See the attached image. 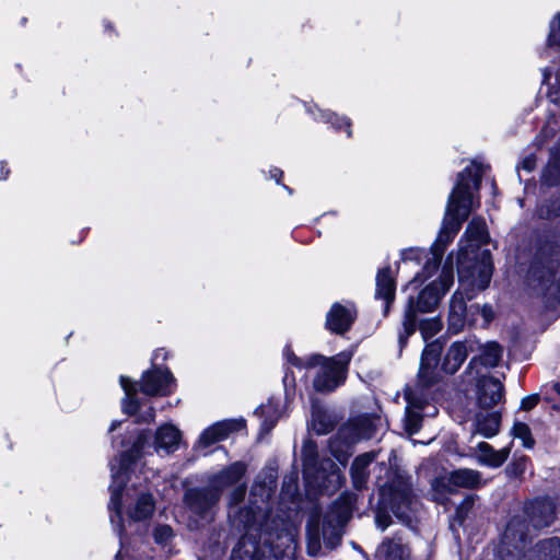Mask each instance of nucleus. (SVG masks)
Here are the masks:
<instances>
[{
  "mask_svg": "<svg viewBox=\"0 0 560 560\" xmlns=\"http://www.w3.org/2000/svg\"><path fill=\"white\" fill-rule=\"evenodd\" d=\"M288 381H289V375H288V374H285V376H284V378H283L284 384H287V383H288Z\"/></svg>",
  "mask_w": 560,
  "mask_h": 560,
  "instance_id": "obj_57",
  "label": "nucleus"
},
{
  "mask_svg": "<svg viewBox=\"0 0 560 560\" xmlns=\"http://www.w3.org/2000/svg\"><path fill=\"white\" fill-rule=\"evenodd\" d=\"M271 174V177L276 179L277 183L280 182V178L282 177V171L281 170H278V168H275L270 172Z\"/></svg>",
  "mask_w": 560,
  "mask_h": 560,
  "instance_id": "obj_51",
  "label": "nucleus"
},
{
  "mask_svg": "<svg viewBox=\"0 0 560 560\" xmlns=\"http://www.w3.org/2000/svg\"><path fill=\"white\" fill-rule=\"evenodd\" d=\"M120 385L125 392V399L122 400V410L128 415L137 416L140 422H151L155 418V411L152 406L145 407L142 401L137 397V387L126 376H120Z\"/></svg>",
  "mask_w": 560,
  "mask_h": 560,
  "instance_id": "obj_14",
  "label": "nucleus"
},
{
  "mask_svg": "<svg viewBox=\"0 0 560 560\" xmlns=\"http://www.w3.org/2000/svg\"><path fill=\"white\" fill-rule=\"evenodd\" d=\"M483 172L482 164L471 163L459 173L447 202L441 231L431 246V259L425 262L422 272L413 277L408 287L423 283L438 271L445 247L453 241L470 211L479 205L475 200L474 192L479 189Z\"/></svg>",
  "mask_w": 560,
  "mask_h": 560,
  "instance_id": "obj_2",
  "label": "nucleus"
},
{
  "mask_svg": "<svg viewBox=\"0 0 560 560\" xmlns=\"http://www.w3.org/2000/svg\"><path fill=\"white\" fill-rule=\"evenodd\" d=\"M406 399L408 406L406 410L405 428L409 434H415L420 430L421 420L423 418L421 413L422 396H418L412 392H407Z\"/></svg>",
  "mask_w": 560,
  "mask_h": 560,
  "instance_id": "obj_25",
  "label": "nucleus"
},
{
  "mask_svg": "<svg viewBox=\"0 0 560 560\" xmlns=\"http://www.w3.org/2000/svg\"><path fill=\"white\" fill-rule=\"evenodd\" d=\"M315 119H320L332 125L334 128L340 129L341 127L347 128V136H351L350 120L346 117H340L335 113L317 109L314 113Z\"/></svg>",
  "mask_w": 560,
  "mask_h": 560,
  "instance_id": "obj_35",
  "label": "nucleus"
},
{
  "mask_svg": "<svg viewBox=\"0 0 560 560\" xmlns=\"http://www.w3.org/2000/svg\"><path fill=\"white\" fill-rule=\"evenodd\" d=\"M478 340L469 337L463 341H456L448 348L442 363V369L447 374H454L462 366L469 352L477 350Z\"/></svg>",
  "mask_w": 560,
  "mask_h": 560,
  "instance_id": "obj_17",
  "label": "nucleus"
},
{
  "mask_svg": "<svg viewBox=\"0 0 560 560\" xmlns=\"http://www.w3.org/2000/svg\"><path fill=\"white\" fill-rule=\"evenodd\" d=\"M307 551L311 556H317L320 551V529L318 522L307 525Z\"/></svg>",
  "mask_w": 560,
  "mask_h": 560,
  "instance_id": "obj_36",
  "label": "nucleus"
},
{
  "mask_svg": "<svg viewBox=\"0 0 560 560\" xmlns=\"http://www.w3.org/2000/svg\"><path fill=\"white\" fill-rule=\"evenodd\" d=\"M276 490L272 478L257 479L247 502L246 488L236 487L229 497V520L232 528L242 534L233 550V560H292L295 550L298 523L293 512L273 510L270 499Z\"/></svg>",
  "mask_w": 560,
  "mask_h": 560,
  "instance_id": "obj_1",
  "label": "nucleus"
},
{
  "mask_svg": "<svg viewBox=\"0 0 560 560\" xmlns=\"http://www.w3.org/2000/svg\"><path fill=\"white\" fill-rule=\"evenodd\" d=\"M420 332L424 340L435 336L442 329V322L439 317H432L420 323Z\"/></svg>",
  "mask_w": 560,
  "mask_h": 560,
  "instance_id": "obj_39",
  "label": "nucleus"
},
{
  "mask_svg": "<svg viewBox=\"0 0 560 560\" xmlns=\"http://www.w3.org/2000/svg\"><path fill=\"white\" fill-rule=\"evenodd\" d=\"M355 317V310L353 305H342L336 303L327 313L326 326L329 330L343 334L349 330Z\"/></svg>",
  "mask_w": 560,
  "mask_h": 560,
  "instance_id": "obj_21",
  "label": "nucleus"
},
{
  "mask_svg": "<svg viewBox=\"0 0 560 560\" xmlns=\"http://www.w3.org/2000/svg\"><path fill=\"white\" fill-rule=\"evenodd\" d=\"M245 471L246 466L243 463L236 462L212 477L211 488L218 490L220 495L223 489L238 482Z\"/></svg>",
  "mask_w": 560,
  "mask_h": 560,
  "instance_id": "obj_24",
  "label": "nucleus"
},
{
  "mask_svg": "<svg viewBox=\"0 0 560 560\" xmlns=\"http://www.w3.org/2000/svg\"><path fill=\"white\" fill-rule=\"evenodd\" d=\"M280 399L270 398L267 404L259 406L255 413L262 418L261 431L268 433L282 416Z\"/></svg>",
  "mask_w": 560,
  "mask_h": 560,
  "instance_id": "obj_28",
  "label": "nucleus"
},
{
  "mask_svg": "<svg viewBox=\"0 0 560 560\" xmlns=\"http://www.w3.org/2000/svg\"><path fill=\"white\" fill-rule=\"evenodd\" d=\"M159 358H162L164 360L166 358V351L163 349H158L153 354V360L158 361Z\"/></svg>",
  "mask_w": 560,
  "mask_h": 560,
  "instance_id": "obj_50",
  "label": "nucleus"
},
{
  "mask_svg": "<svg viewBox=\"0 0 560 560\" xmlns=\"http://www.w3.org/2000/svg\"><path fill=\"white\" fill-rule=\"evenodd\" d=\"M376 458L375 452L364 453L358 456L351 466V477L357 489L364 487L369 471L368 467Z\"/></svg>",
  "mask_w": 560,
  "mask_h": 560,
  "instance_id": "obj_29",
  "label": "nucleus"
},
{
  "mask_svg": "<svg viewBox=\"0 0 560 560\" xmlns=\"http://www.w3.org/2000/svg\"><path fill=\"white\" fill-rule=\"evenodd\" d=\"M454 281L453 258L450 255L444 262L439 277L429 282L418 294L417 300L409 298L408 306L402 322V332L399 334V343L405 345L407 338L416 331V313H429L435 310L441 299L450 290Z\"/></svg>",
  "mask_w": 560,
  "mask_h": 560,
  "instance_id": "obj_5",
  "label": "nucleus"
},
{
  "mask_svg": "<svg viewBox=\"0 0 560 560\" xmlns=\"http://www.w3.org/2000/svg\"><path fill=\"white\" fill-rule=\"evenodd\" d=\"M551 77V72L548 69H544L542 71V83L548 84Z\"/></svg>",
  "mask_w": 560,
  "mask_h": 560,
  "instance_id": "obj_52",
  "label": "nucleus"
},
{
  "mask_svg": "<svg viewBox=\"0 0 560 560\" xmlns=\"http://www.w3.org/2000/svg\"><path fill=\"white\" fill-rule=\"evenodd\" d=\"M375 434L374 421L369 417H362L351 421L343 427L338 434V439L331 440L329 444L330 452L336 459L345 463L347 459V451L350 444L359 440H368Z\"/></svg>",
  "mask_w": 560,
  "mask_h": 560,
  "instance_id": "obj_9",
  "label": "nucleus"
},
{
  "mask_svg": "<svg viewBox=\"0 0 560 560\" xmlns=\"http://www.w3.org/2000/svg\"><path fill=\"white\" fill-rule=\"evenodd\" d=\"M8 174H9V171L5 170V165L2 162H0V178L5 179Z\"/></svg>",
  "mask_w": 560,
  "mask_h": 560,
  "instance_id": "obj_53",
  "label": "nucleus"
},
{
  "mask_svg": "<svg viewBox=\"0 0 560 560\" xmlns=\"http://www.w3.org/2000/svg\"><path fill=\"white\" fill-rule=\"evenodd\" d=\"M477 404L480 410L489 411L503 398V385L492 377L482 376L477 383Z\"/></svg>",
  "mask_w": 560,
  "mask_h": 560,
  "instance_id": "obj_18",
  "label": "nucleus"
},
{
  "mask_svg": "<svg viewBox=\"0 0 560 560\" xmlns=\"http://www.w3.org/2000/svg\"><path fill=\"white\" fill-rule=\"evenodd\" d=\"M332 428V423L329 418L318 409L312 411V429L317 434H326Z\"/></svg>",
  "mask_w": 560,
  "mask_h": 560,
  "instance_id": "obj_37",
  "label": "nucleus"
},
{
  "mask_svg": "<svg viewBox=\"0 0 560 560\" xmlns=\"http://www.w3.org/2000/svg\"><path fill=\"white\" fill-rule=\"evenodd\" d=\"M525 517L515 516L506 525L497 553L502 560H521L526 557L529 528L528 520L534 528L550 526L556 517L555 503L549 499H536L526 504Z\"/></svg>",
  "mask_w": 560,
  "mask_h": 560,
  "instance_id": "obj_4",
  "label": "nucleus"
},
{
  "mask_svg": "<svg viewBox=\"0 0 560 560\" xmlns=\"http://www.w3.org/2000/svg\"><path fill=\"white\" fill-rule=\"evenodd\" d=\"M316 445L308 441L303 445V466L306 479L313 480L318 487L331 492L341 487L343 477L336 464L324 462L319 469L316 468Z\"/></svg>",
  "mask_w": 560,
  "mask_h": 560,
  "instance_id": "obj_8",
  "label": "nucleus"
},
{
  "mask_svg": "<svg viewBox=\"0 0 560 560\" xmlns=\"http://www.w3.org/2000/svg\"><path fill=\"white\" fill-rule=\"evenodd\" d=\"M553 389H555V392H556L557 394H559V395H560V383H556V384H553Z\"/></svg>",
  "mask_w": 560,
  "mask_h": 560,
  "instance_id": "obj_55",
  "label": "nucleus"
},
{
  "mask_svg": "<svg viewBox=\"0 0 560 560\" xmlns=\"http://www.w3.org/2000/svg\"><path fill=\"white\" fill-rule=\"evenodd\" d=\"M442 352V345L438 341L427 345L422 352L419 382L422 386H430L439 381L438 364L440 354Z\"/></svg>",
  "mask_w": 560,
  "mask_h": 560,
  "instance_id": "obj_15",
  "label": "nucleus"
},
{
  "mask_svg": "<svg viewBox=\"0 0 560 560\" xmlns=\"http://www.w3.org/2000/svg\"><path fill=\"white\" fill-rule=\"evenodd\" d=\"M155 501L150 493L141 492L128 506V516L131 521L139 522L153 515Z\"/></svg>",
  "mask_w": 560,
  "mask_h": 560,
  "instance_id": "obj_26",
  "label": "nucleus"
},
{
  "mask_svg": "<svg viewBox=\"0 0 560 560\" xmlns=\"http://www.w3.org/2000/svg\"><path fill=\"white\" fill-rule=\"evenodd\" d=\"M180 442V430L174 424L166 423L158 428L153 446L158 454L170 455L178 450Z\"/></svg>",
  "mask_w": 560,
  "mask_h": 560,
  "instance_id": "obj_20",
  "label": "nucleus"
},
{
  "mask_svg": "<svg viewBox=\"0 0 560 560\" xmlns=\"http://www.w3.org/2000/svg\"><path fill=\"white\" fill-rule=\"evenodd\" d=\"M556 214H560V209H559V212H557Z\"/></svg>",
  "mask_w": 560,
  "mask_h": 560,
  "instance_id": "obj_59",
  "label": "nucleus"
},
{
  "mask_svg": "<svg viewBox=\"0 0 560 560\" xmlns=\"http://www.w3.org/2000/svg\"><path fill=\"white\" fill-rule=\"evenodd\" d=\"M477 350H480L478 361L486 368H495L500 363L503 355V348L495 341H489L485 345H480L478 342ZM476 361L477 358H474L470 362V365Z\"/></svg>",
  "mask_w": 560,
  "mask_h": 560,
  "instance_id": "obj_30",
  "label": "nucleus"
},
{
  "mask_svg": "<svg viewBox=\"0 0 560 560\" xmlns=\"http://www.w3.org/2000/svg\"><path fill=\"white\" fill-rule=\"evenodd\" d=\"M153 536L156 544L161 546H167L171 542L174 534L171 526L160 525L154 529Z\"/></svg>",
  "mask_w": 560,
  "mask_h": 560,
  "instance_id": "obj_41",
  "label": "nucleus"
},
{
  "mask_svg": "<svg viewBox=\"0 0 560 560\" xmlns=\"http://www.w3.org/2000/svg\"><path fill=\"white\" fill-rule=\"evenodd\" d=\"M488 237L485 220L474 218L459 242L457 271L462 288L476 285L478 289H486L489 285L492 276L491 255L488 250L479 253Z\"/></svg>",
  "mask_w": 560,
  "mask_h": 560,
  "instance_id": "obj_3",
  "label": "nucleus"
},
{
  "mask_svg": "<svg viewBox=\"0 0 560 560\" xmlns=\"http://www.w3.org/2000/svg\"><path fill=\"white\" fill-rule=\"evenodd\" d=\"M527 462L528 458L525 456L516 459L510 467L512 474L515 476H521L526 469Z\"/></svg>",
  "mask_w": 560,
  "mask_h": 560,
  "instance_id": "obj_44",
  "label": "nucleus"
},
{
  "mask_svg": "<svg viewBox=\"0 0 560 560\" xmlns=\"http://www.w3.org/2000/svg\"><path fill=\"white\" fill-rule=\"evenodd\" d=\"M469 325L487 327L494 318V311L488 304H472L469 306Z\"/></svg>",
  "mask_w": 560,
  "mask_h": 560,
  "instance_id": "obj_34",
  "label": "nucleus"
},
{
  "mask_svg": "<svg viewBox=\"0 0 560 560\" xmlns=\"http://www.w3.org/2000/svg\"><path fill=\"white\" fill-rule=\"evenodd\" d=\"M535 166V163H534V160L532 159H526L524 162H523V167L530 172Z\"/></svg>",
  "mask_w": 560,
  "mask_h": 560,
  "instance_id": "obj_49",
  "label": "nucleus"
},
{
  "mask_svg": "<svg viewBox=\"0 0 560 560\" xmlns=\"http://www.w3.org/2000/svg\"><path fill=\"white\" fill-rule=\"evenodd\" d=\"M511 452L510 447L502 450H494L490 444L480 442L474 450V455L478 464L488 466L491 468L500 467L509 457Z\"/></svg>",
  "mask_w": 560,
  "mask_h": 560,
  "instance_id": "obj_23",
  "label": "nucleus"
},
{
  "mask_svg": "<svg viewBox=\"0 0 560 560\" xmlns=\"http://www.w3.org/2000/svg\"><path fill=\"white\" fill-rule=\"evenodd\" d=\"M175 387V378L168 370L152 369L143 373L140 390L147 396H166Z\"/></svg>",
  "mask_w": 560,
  "mask_h": 560,
  "instance_id": "obj_13",
  "label": "nucleus"
},
{
  "mask_svg": "<svg viewBox=\"0 0 560 560\" xmlns=\"http://www.w3.org/2000/svg\"><path fill=\"white\" fill-rule=\"evenodd\" d=\"M529 560H560V538L552 537L539 541Z\"/></svg>",
  "mask_w": 560,
  "mask_h": 560,
  "instance_id": "obj_33",
  "label": "nucleus"
},
{
  "mask_svg": "<svg viewBox=\"0 0 560 560\" xmlns=\"http://www.w3.org/2000/svg\"><path fill=\"white\" fill-rule=\"evenodd\" d=\"M501 423V415L495 410H479L476 415V430L482 436L490 439L498 434Z\"/></svg>",
  "mask_w": 560,
  "mask_h": 560,
  "instance_id": "obj_27",
  "label": "nucleus"
},
{
  "mask_svg": "<svg viewBox=\"0 0 560 560\" xmlns=\"http://www.w3.org/2000/svg\"><path fill=\"white\" fill-rule=\"evenodd\" d=\"M480 483L481 475L478 470L462 468L434 479L432 489L436 500H441L444 494L453 493L457 488H476Z\"/></svg>",
  "mask_w": 560,
  "mask_h": 560,
  "instance_id": "obj_10",
  "label": "nucleus"
},
{
  "mask_svg": "<svg viewBox=\"0 0 560 560\" xmlns=\"http://www.w3.org/2000/svg\"><path fill=\"white\" fill-rule=\"evenodd\" d=\"M556 168H558V165H556V164H555V165L550 164V165L548 166V168L546 170V172H545V174H544V178H545V180H546V183H547V184H550V185L555 184V180H551V179L549 178V175H550V174L553 172V170H556Z\"/></svg>",
  "mask_w": 560,
  "mask_h": 560,
  "instance_id": "obj_48",
  "label": "nucleus"
},
{
  "mask_svg": "<svg viewBox=\"0 0 560 560\" xmlns=\"http://www.w3.org/2000/svg\"><path fill=\"white\" fill-rule=\"evenodd\" d=\"M376 525L381 530H385L389 526V516L385 511L380 510L375 518Z\"/></svg>",
  "mask_w": 560,
  "mask_h": 560,
  "instance_id": "obj_45",
  "label": "nucleus"
},
{
  "mask_svg": "<svg viewBox=\"0 0 560 560\" xmlns=\"http://www.w3.org/2000/svg\"><path fill=\"white\" fill-rule=\"evenodd\" d=\"M476 285H470L457 290L451 298L448 311V330L457 334L469 324V308L466 307L465 299L471 300L476 291H480Z\"/></svg>",
  "mask_w": 560,
  "mask_h": 560,
  "instance_id": "obj_12",
  "label": "nucleus"
},
{
  "mask_svg": "<svg viewBox=\"0 0 560 560\" xmlns=\"http://www.w3.org/2000/svg\"><path fill=\"white\" fill-rule=\"evenodd\" d=\"M421 413L423 417H435L439 413V409L435 405L429 404L422 398Z\"/></svg>",
  "mask_w": 560,
  "mask_h": 560,
  "instance_id": "obj_46",
  "label": "nucleus"
},
{
  "mask_svg": "<svg viewBox=\"0 0 560 560\" xmlns=\"http://www.w3.org/2000/svg\"><path fill=\"white\" fill-rule=\"evenodd\" d=\"M511 433L513 438L522 440V443L526 448H532L534 446L535 441L532 436L530 429L526 423L515 422Z\"/></svg>",
  "mask_w": 560,
  "mask_h": 560,
  "instance_id": "obj_38",
  "label": "nucleus"
},
{
  "mask_svg": "<svg viewBox=\"0 0 560 560\" xmlns=\"http://www.w3.org/2000/svg\"><path fill=\"white\" fill-rule=\"evenodd\" d=\"M396 282L389 267L378 270L376 275L375 298L384 301V314L389 311V305L395 299Z\"/></svg>",
  "mask_w": 560,
  "mask_h": 560,
  "instance_id": "obj_22",
  "label": "nucleus"
},
{
  "mask_svg": "<svg viewBox=\"0 0 560 560\" xmlns=\"http://www.w3.org/2000/svg\"><path fill=\"white\" fill-rule=\"evenodd\" d=\"M120 425V422L115 420L110 423L109 432H114L118 427Z\"/></svg>",
  "mask_w": 560,
  "mask_h": 560,
  "instance_id": "obj_54",
  "label": "nucleus"
},
{
  "mask_svg": "<svg viewBox=\"0 0 560 560\" xmlns=\"http://www.w3.org/2000/svg\"><path fill=\"white\" fill-rule=\"evenodd\" d=\"M548 45L560 47V13H557L550 22Z\"/></svg>",
  "mask_w": 560,
  "mask_h": 560,
  "instance_id": "obj_40",
  "label": "nucleus"
},
{
  "mask_svg": "<svg viewBox=\"0 0 560 560\" xmlns=\"http://www.w3.org/2000/svg\"><path fill=\"white\" fill-rule=\"evenodd\" d=\"M431 259V248H420V247H410L402 249L400 253V261L398 264V270H400L402 267L408 266H420L421 264L425 265L428 260ZM422 266V269L423 270ZM422 271H418V273H421Z\"/></svg>",
  "mask_w": 560,
  "mask_h": 560,
  "instance_id": "obj_32",
  "label": "nucleus"
},
{
  "mask_svg": "<svg viewBox=\"0 0 560 560\" xmlns=\"http://www.w3.org/2000/svg\"><path fill=\"white\" fill-rule=\"evenodd\" d=\"M287 361L298 368H318L313 381L317 392H332L340 386L347 376V369L351 361V352L343 351L331 358L313 354L305 361L298 358L289 348L284 350Z\"/></svg>",
  "mask_w": 560,
  "mask_h": 560,
  "instance_id": "obj_7",
  "label": "nucleus"
},
{
  "mask_svg": "<svg viewBox=\"0 0 560 560\" xmlns=\"http://www.w3.org/2000/svg\"><path fill=\"white\" fill-rule=\"evenodd\" d=\"M224 546L215 542L211 546L209 553L199 557V560L219 559L224 553Z\"/></svg>",
  "mask_w": 560,
  "mask_h": 560,
  "instance_id": "obj_43",
  "label": "nucleus"
},
{
  "mask_svg": "<svg viewBox=\"0 0 560 560\" xmlns=\"http://www.w3.org/2000/svg\"><path fill=\"white\" fill-rule=\"evenodd\" d=\"M219 491L210 488L190 489L185 494V501L192 512L206 516L218 503Z\"/></svg>",
  "mask_w": 560,
  "mask_h": 560,
  "instance_id": "obj_19",
  "label": "nucleus"
},
{
  "mask_svg": "<svg viewBox=\"0 0 560 560\" xmlns=\"http://www.w3.org/2000/svg\"><path fill=\"white\" fill-rule=\"evenodd\" d=\"M335 539H336L337 541H339V539H340V535H339V534H336V535H335Z\"/></svg>",
  "mask_w": 560,
  "mask_h": 560,
  "instance_id": "obj_58",
  "label": "nucleus"
},
{
  "mask_svg": "<svg viewBox=\"0 0 560 560\" xmlns=\"http://www.w3.org/2000/svg\"><path fill=\"white\" fill-rule=\"evenodd\" d=\"M148 443L147 436L140 433L130 450L124 452L119 458H116L110 463L113 485L110 486V501L108 504L110 511V523L115 530L118 533L120 538V550L116 556V560H119L122 553H128V547L124 539V527L121 516V491L126 480V475L130 469V466L144 453L145 445Z\"/></svg>",
  "mask_w": 560,
  "mask_h": 560,
  "instance_id": "obj_6",
  "label": "nucleus"
},
{
  "mask_svg": "<svg viewBox=\"0 0 560 560\" xmlns=\"http://www.w3.org/2000/svg\"><path fill=\"white\" fill-rule=\"evenodd\" d=\"M472 504H474V498L467 497L460 503V505L457 508L455 518L458 521L459 524H462L464 522V520L468 515Z\"/></svg>",
  "mask_w": 560,
  "mask_h": 560,
  "instance_id": "obj_42",
  "label": "nucleus"
},
{
  "mask_svg": "<svg viewBox=\"0 0 560 560\" xmlns=\"http://www.w3.org/2000/svg\"><path fill=\"white\" fill-rule=\"evenodd\" d=\"M538 404V396L537 395H533V396H527L525 397L523 400H522V408L524 410H530L533 409L536 405Z\"/></svg>",
  "mask_w": 560,
  "mask_h": 560,
  "instance_id": "obj_47",
  "label": "nucleus"
},
{
  "mask_svg": "<svg viewBox=\"0 0 560 560\" xmlns=\"http://www.w3.org/2000/svg\"><path fill=\"white\" fill-rule=\"evenodd\" d=\"M327 545H328L330 548H332V547H335L336 542L328 540V541H327Z\"/></svg>",
  "mask_w": 560,
  "mask_h": 560,
  "instance_id": "obj_56",
  "label": "nucleus"
},
{
  "mask_svg": "<svg viewBox=\"0 0 560 560\" xmlns=\"http://www.w3.org/2000/svg\"><path fill=\"white\" fill-rule=\"evenodd\" d=\"M378 560H408L409 551L401 539L384 541L376 551Z\"/></svg>",
  "mask_w": 560,
  "mask_h": 560,
  "instance_id": "obj_31",
  "label": "nucleus"
},
{
  "mask_svg": "<svg viewBox=\"0 0 560 560\" xmlns=\"http://www.w3.org/2000/svg\"><path fill=\"white\" fill-rule=\"evenodd\" d=\"M382 505L384 510H390L398 520L408 524L411 521L410 512L412 510L410 486L405 481H399L397 486L384 490L382 492Z\"/></svg>",
  "mask_w": 560,
  "mask_h": 560,
  "instance_id": "obj_11",
  "label": "nucleus"
},
{
  "mask_svg": "<svg viewBox=\"0 0 560 560\" xmlns=\"http://www.w3.org/2000/svg\"><path fill=\"white\" fill-rule=\"evenodd\" d=\"M244 427L245 421L243 419L215 422L202 431L197 442V447H208L226 439L232 432L242 430Z\"/></svg>",
  "mask_w": 560,
  "mask_h": 560,
  "instance_id": "obj_16",
  "label": "nucleus"
}]
</instances>
